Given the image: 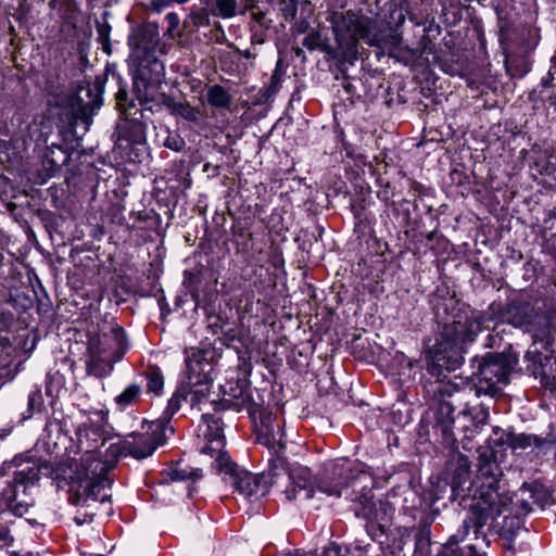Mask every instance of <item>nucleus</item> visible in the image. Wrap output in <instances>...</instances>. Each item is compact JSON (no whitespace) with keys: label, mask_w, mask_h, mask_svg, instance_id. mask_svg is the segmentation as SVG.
<instances>
[{"label":"nucleus","mask_w":556,"mask_h":556,"mask_svg":"<svg viewBox=\"0 0 556 556\" xmlns=\"http://www.w3.org/2000/svg\"><path fill=\"white\" fill-rule=\"evenodd\" d=\"M66 470L67 467L65 465H60L51 471V475L56 489L65 490L66 493H70V480L66 477Z\"/></svg>","instance_id":"nucleus-46"},{"label":"nucleus","mask_w":556,"mask_h":556,"mask_svg":"<svg viewBox=\"0 0 556 556\" xmlns=\"http://www.w3.org/2000/svg\"><path fill=\"white\" fill-rule=\"evenodd\" d=\"M203 307L206 312L207 327L212 330V332L218 333V331L224 330V328L229 324L228 318L222 314L211 312L206 304H203Z\"/></svg>","instance_id":"nucleus-40"},{"label":"nucleus","mask_w":556,"mask_h":556,"mask_svg":"<svg viewBox=\"0 0 556 556\" xmlns=\"http://www.w3.org/2000/svg\"><path fill=\"white\" fill-rule=\"evenodd\" d=\"M530 486L532 490L533 500H534L535 505H538L540 507H544L547 504H549L551 494H549L548 490L543 484H541L539 482H531Z\"/></svg>","instance_id":"nucleus-42"},{"label":"nucleus","mask_w":556,"mask_h":556,"mask_svg":"<svg viewBox=\"0 0 556 556\" xmlns=\"http://www.w3.org/2000/svg\"><path fill=\"white\" fill-rule=\"evenodd\" d=\"M165 20L168 23V28H167L168 33L172 34L174 30H176L178 28L180 20L176 13H174V12L167 13L165 16Z\"/></svg>","instance_id":"nucleus-62"},{"label":"nucleus","mask_w":556,"mask_h":556,"mask_svg":"<svg viewBox=\"0 0 556 556\" xmlns=\"http://www.w3.org/2000/svg\"><path fill=\"white\" fill-rule=\"evenodd\" d=\"M42 405V394L39 390L33 391L28 395V408L27 412L24 413V419H28L33 416L35 412L40 410Z\"/></svg>","instance_id":"nucleus-50"},{"label":"nucleus","mask_w":556,"mask_h":556,"mask_svg":"<svg viewBox=\"0 0 556 556\" xmlns=\"http://www.w3.org/2000/svg\"><path fill=\"white\" fill-rule=\"evenodd\" d=\"M115 73H113V77ZM118 81V90L115 93L116 105L123 115L129 114L128 110L134 108L132 100L129 99L126 86H123L121 83V78L116 75Z\"/></svg>","instance_id":"nucleus-39"},{"label":"nucleus","mask_w":556,"mask_h":556,"mask_svg":"<svg viewBox=\"0 0 556 556\" xmlns=\"http://www.w3.org/2000/svg\"><path fill=\"white\" fill-rule=\"evenodd\" d=\"M447 299L456 300L454 295L450 294L448 287L446 286H440L437 288L435 292L432 294L431 302L433 303V311L434 315L437 316V305H439L441 302L446 301Z\"/></svg>","instance_id":"nucleus-54"},{"label":"nucleus","mask_w":556,"mask_h":556,"mask_svg":"<svg viewBox=\"0 0 556 556\" xmlns=\"http://www.w3.org/2000/svg\"><path fill=\"white\" fill-rule=\"evenodd\" d=\"M415 529V554L418 556H430L431 528L427 523H418Z\"/></svg>","instance_id":"nucleus-30"},{"label":"nucleus","mask_w":556,"mask_h":556,"mask_svg":"<svg viewBox=\"0 0 556 556\" xmlns=\"http://www.w3.org/2000/svg\"><path fill=\"white\" fill-rule=\"evenodd\" d=\"M130 216L135 220L134 228L154 229L161 220L160 215L153 210L131 212Z\"/></svg>","instance_id":"nucleus-32"},{"label":"nucleus","mask_w":556,"mask_h":556,"mask_svg":"<svg viewBox=\"0 0 556 556\" xmlns=\"http://www.w3.org/2000/svg\"><path fill=\"white\" fill-rule=\"evenodd\" d=\"M478 479H471L470 462L462 453H453L445 464V469L429 491V500L433 505L446 507L448 503L457 502L468 513Z\"/></svg>","instance_id":"nucleus-10"},{"label":"nucleus","mask_w":556,"mask_h":556,"mask_svg":"<svg viewBox=\"0 0 556 556\" xmlns=\"http://www.w3.org/2000/svg\"><path fill=\"white\" fill-rule=\"evenodd\" d=\"M218 13L223 17H231L236 13V0H214Z\"/></svg>","instance_id":"nucleus-52"},{"label":"nucleus","mask_w":556,"mask_h":556,"mask_svg":"<svg viewBox=\"0 0 556 556\" xmlns=\"http://www.w3.org/2000/svg\"><path fill=\"white\" fill-rule=\"evenodd\" d=\"M554 81H556V65L552 66L547 74L542 77L541 85L544 88H549L554 86Z\"/></svg>","instance_id":"nucleus-59"},{"label":"nucleus","mask_w":556,"mask_h":556,"mask_svg":"<svg viewBox=\"0 0 556 556\" xmlns=\"http://www.w3.org/2000/svg\"><path fill=\"white\" fill-rule=\"evenodd\" d=\"M270 25L262 24H250L251 43L263 45L268 38V30Z\"/></svg>","instance_id":"nucleus-44"},{"label":"nucleus","mask_w":556,"mask_h":556,"mask_svg":"<svg viewBox=\"0 0 556 556\" xmlns=\"http://www.w3.org/2000/svg\"><path fill=\"white\" fill-rule=\"evenodd\" d=\"M437 320L442 324L437 342L428 351V372L443 381L465 361L469 344L475 342L482 328H488L493 316L476 313L458 300L447 299L437 305Z\"/></svg>","instance_id":"nucleus-3"},{"label":"nucleus","mask_w":556,"mask_h":556,"mask_svg":"<svg viewBox=\"0 0 556 556\" xmlns=\"http://www.w3.org/2000/svg\"><path fill=\"white\" fill-rule=\"evenodd\" d=\"M354 231L358 238L366 237L372 231L371 223L368 217L355 219Z\"/></svg>","instance_id":"nucleus-56"},{"label":"nucleus","mask_w":556,"mask_h":556,"mask_svg":"<svg viewBox=\"0 0 556 556\" xmlns=\"http://www.w3.org/2000/svg\"><path fill=\"white\" fill-rule=\"evenodd\" d=\"M506 71L513 78H522L529 71L528 65L523 61L508 63L506 62Z\"/></svg>","instance_id":"nucleus-53"},{"label":"nucleus","mask_w":556,"mask_h":556,"mask_svg":"<svg viewBox=\"0 0 556 556\" xmlns=\"http://www.w3.org/2000/svg\"><path fill=\"white\" fill-rule=\"evenodd\" d=\"M451 180L453 184H456L458 186L465 185L468 182V176L463 173L462 170L454 169L451 174Z\"/></svg>","instance_id":"nucleus-63"},{"label":"nucleus","mask_w":556,"mask_h":556,"mask_svg":"<svg viewBox=\"0 0 556 556\" xmlns=\"http://www.w3.org/2000/svg\"><path fill=\"white\" fill-rule=\"evenodd\" d=\"M204 280L203 268H193L184 271V287L188 290L191 299L195 303V306H200L203 303L200 296V288Z\"/></svg>","instance_id":"nucleus-25"},{"label":"nucleus","mask_w":556,"mask_h":556,"mask_svg":"<svg viewBox=\"0 0 556 556\" xmlns=\"http://www.w3.org/2000/svg\"><path fill=\"white\" fill-rule=\"evenodd\" d=\"M502 479L478 477L468 513L444 548L446 556H486L491 534L498 535L505 541V548L515 552L514 541L525 529L523 518L535 504L530 483L511 494Z\"/></svg>","instance_id":"nucleus-1"},{"label":"nucleus","mask_w":556,"mask_h":556,"mask_svg":"<svg viewBox=\"0 0 556 556\" xmlns=\"http://www.w3.org/2000/svg\"><path fill=\"white\" fill-rule=\"evenodd\" d=\"M126 454H127L126 443H124V444L111 443L108 446V448L105 451V459L102 460V463L108 466V468L105 469V478L106 479H109L108 472L115 466L118 458L122 455H126Z\"/></svg>","instance_id":"nucleus-37"},{"label":"nucleus","mask_w":556,"mask_h":556,"mask_svg":"<svg viewBox=\"0 0 556 556\" xmlns=\"http://www.w3.org/2000/svg\"><path fill=\"white\" fill-rule=\"evenodd\" d=\"M253 21L250 24H265V25H271V20L266 17V14L262 11L253 12L252 13Z\"/></svg>","instance_id":"nucleus-64"},{"label":"nucleus","mask_w":556,"mask_h":556,"mask_svg":"<svg viewBox=\"0 0 556 556\" xmlns=\"http://www.w3.org/2000/svg\"><path fill=\"white\" fill-rule=\"evenodd\" d=\"M106 426V415L99 413H93V417L77 426L75 452L83 453V456L78 460L72 459V486L77 485L72 504L104 502L110 498L105 493L101 495L106 486H111L112 481L105 478L108 466L102 463L99 452V447L111 439Z\"/></svg>","instance_id":"nucleus-4"},{"label":"nucleus","mask_w":556,"mask_h":556,"mask_svg":"<svg viewBox=\"0 0 556 556\" xmlns=\"http://www.w3.org/2000/svg\"><path fill=\"white\" fill-rule=\"evenodd\" d=\"M431 27H429L426 31L427 34L422 35L418 41L417 48L415 51L418 53L420 59L424 54H434L435 53V43L431 39L429 33L431 31Z\"/></svg>","instance_id":"nucleus-47"},{"label":"nucleus","mask_w":556,"mask_h":556,"mask_svg":"<svg viewBox=\"0 0 556 556\" xmlns=\"http://www.w3.org/2000/svg\"><path fill=\"white\" fill-rule=\"evenodd\" d=\"M166 475L172 481H188L192 483L202 478V470L199 468H170L166 471Z\"/></svg>","instance_id":"nucleus-35"},{"label":"nucleus","mask_w":556,"mask_h":556,"mask_svg":"<svg viewBox=\"0 0 556 556\" xmlns=\"http://www.w3.org/2000/svg\"><path fill=\"white\" fill-rule=\"evenodd\" d=\"M165 417L151 421L143 434L135 437L132 442H126L127 454L137 459L146 458L153 454L159 445L166 442L167 435L174 433L169 425V418L174 415L165 410Z\"/></svg>","instance_id":"nucleus-17"},{"label":"nucleus","mask_w":556,"mask_h":556,"mask_svg":"<svg viewBox=\"0 0 556 556\" xmlns=\"http://www.w3.org/2000/svg\"><path fill=\"white\" fill-rule=\"evenodd\" d=\"M141 394V386L137 383H132L128 386L121 394L115 397V403L125 408L128 405L134 404L139 395Z\"/></svg>","instance_id":"nucleus-38"},{"label":"nucleus","mask_w":556,"mask_h":556,"mask_svg":"<svg viewBox=\"0 0 556 556\" xmlns=\"http://www.w3.org/2000/svg\"><path fill=\"white\" fill-rule=\"evenodd\" d=\"M464 415H468L471 418L472 429L470 433H479L481 428L486 425L489 419V405L486 403H479L477 405L468 406L464 410Z\"/></svg>","instance_id":"nucleus-31"},{"label":"nucleus","mask_w":556,"mask_h":556,"mask_svg":"<svg viewBox=\"0 0 556 556\" xmlns=\"http://www.w3.org/2000/svg\"><path fill=\"white\" fill-rule=\"evenodd\" d=\"M390 17L392 18V22L390 21L389 28L388 29H381L378 27L377 23L374 22L368 35V38L366 40V43L369 46L377 47V56L386 55L388 54L390 58L399 50L402 49V36L397 34L394 29V27L401 26L405 21V15L403 14L401 9H394L390 13Z\"/></svg>","instance_id":"nucleus-19"},{"label":"nucleus","mask_w":556,"mask_h":556,"mask_svg":"<svg viewBox=\"0 0 556 556\" xmlns=\"http://www.w3.org/2000/svg\"><path fill=\"white\" fill-rule=\"evenodd\" d=\"M331 23L337 47L345 50L351 45L358 51L357 41L363 39L366 42L374 21L364 20L352 11H345L334 12Z\"/></svg>","instance_id":"nucleus-16"},{"label":"nucleus","mask_w":556,"mask_h":556,"mask_svg":"<svg viewBox=\"0 0 556 556\" xmlns=\"http://www.w3.org/2000/svg\"><path fill=\"white\" fill-rule=\"evenodd\" d=\"M175 0H151L150 10L155 13H161L165 8H168Z\"/></svg>","instance_id":"nucleus-60"},{"label":"nucleus","mask_w":556,"mask_h":556,"mask_svg":"<svg viewBox=\"0 0 556 556\" xmlns=\"http://www.w3.org/2000/svg\"><path fill=\"white\" fill-rule=\"evenodd\" d=\"M212 466L218 472L224 473L225 481L230 483L237 492L247 498L264 496L270 485L277 484V481L268 472L253 475L233 463L228 454L218 455Z\"/></svg>","instance_id":"nucleus-12"},{"label":"nucleus","mask_w":556,"mask_h":556,"mask_svg":"<svg viewBox=\"0 0 556 556\" xmlns=\"http://www.w3.org/2000/svg\"><path fill=\"white\" fill-rule=\"evenodd\" d=\"M470 366L472 374L466 387L468 393L476 397L488 396L490 401L502 393L513 376L521 374L519 355L510 343L502 352L473 356Z\"/></svg>","instance_id":"nucleus-8"},{"label":"nucleus","mask_w":556,"mask_h":556,"mask_svg":"<svg viewBox=\"0 0 556 556\" xmlns=\"http://www.w3.org/2000/svg\"><path fill=\"white\" fill-rule=\"evenodd\" d=\"M494 11L497 20L496 25L498 28V40L501 45L504 46L510 33L514 30V22L505 4L497 3L494 5Z\"/></svg>","instance_id":"nucleus-29"},{"label":"nucleus","mask_w":556,"mask_h":556,"mask_svg":"<svg viewBox=\"0 0 556 556\" xmlns=\"http://www.w3.org/2000/svg\"><path fill=\"white\" fill-rule=\"evenodd\" d=\"M454 413V408L451 403L443 402L441 403L438 417H437V429L441 431L445 441L452 440L453 442L457 441L455 433L453 431L454 419L452 414Z\"/></svg>","instance_id":"nucleus-26"},{"label":"nucleus","mask_w":556,"mask_h":556,"mask_svg":"<svg viewBox=\"0 0 556 556\" xmlns=\"http://www.w3.org/2000/svg\"><path fill=\"white\" fill-rule=\"evenodd\" d=\"M268 475L278 482L279 478H286L289 485L285 490L286 497L291 500H309L314 493L326 494L327 496L341 497L352 502L353 493L352 479L357 478L359 472L353 475L350 467L345 465L332 466L331 476L313 479L312 471L307 467H289V464L282 455L269 458Z\"/></svg>","instance_id":"nucleus-6"},{"label":"nucleus","mask_w":556,"mask_h":556,"mask_svg":"<svg viewBox=\"0 0 556 556\" xmlns=\"http://www.w3.org/2000/svg\"><path fill=\"white\" fill-rule=\"evenodd\" d=\"M92 302L84 304L81 309L83 319L72 321V341L77 346V353L86 356V365L90 370L91 365L96 362L103 353L106 352L108 346V334L101 337L99 334V324H94L88 318L91 312Z\"/></svg>","instance_id":"nucleus-14"},{"label":"nucleus","mask_w":556,"mask_h":556,"mask_svg":"<svg viewBox=\"0 0 556 556\" xmlns=\"http://www.w3.org/2000/svg\"><path fill=\"white\" fill-rule=\"evenodd\" d=\"M111 26L104 20L102 23H97L98 41L101 43L102 49L108 54L112 53V47L110 42Z\"/></svg>","instance_id":"nucleus-43"},{"label":"nucleus","mask_w":556,"mask_h":556,"mask_svg":"<svg viewBox=\"0 0 556 556\" xmlns=\"http://www.w3.org/2000/svg\"><path fill=\"white\" fill-rule=\"evenodd\" d=\"M554 346L547 350L535 345L533 346L534 349L526 352L525 361L529 363L526 369L527 372L534 378H539L545 390L556 394V356L554 355Z\"/></svg>","instance_id":"nucleus-18"},{"label":"nucleus","mask_w":556,"mask_h":556,"mask_svg":"<svg viewBox=\"0 0 556 556\" xmlns=\"http://www.w3.org/2000/svg\"><path fill=\"white\" fill-rule=\"evenodd\" d=\"M206 101L214 109L230 110L232 97L225 87L215 84L207 88Z\"/></svg>","instance_id":"nucleus-28"},{"label":"nucleus","mask_w":556,"mask_h":556,"mask_svg":"<svg viewBox=\"0 0 556 556\" xmlns=\"http://www.w3.org/2000/svg\"><path fill=\"white\" fill-rule=\"evenodd\" d=\"M493 324L492 332L488 334L484 346L489 349H500L504 345V334H505V327L503 319H501V323L490 321V325Z\"/></svg>","instance_id":"nucleus-36"},{"label":"nucleus","mask_w":556,"mask_h":556,"mask_svg":"<svg viewBox=\"0 0 556 556\" xmlns=\"http://www.w3.org/2000/svg\"><path fill=\"white\" fill-rule=\"evenodd\" d=\"M430 503H429V511L428 513H420L421 516H420V521L419 523H427V527L431 528V525L433 523V521L435 520V518L440 515V510H441V505L440 504H437V505H433L432 504V501L429 500Z\"/></svg>","instance_id":"nucleus-55"},{"label":"nucleus","mask_w":556,"mask_h":556,"mask_svg":"<svg viewBox=\"0 0 556 556\" xmlns=\"http://www.w3.org/2000/svg\"><path fill=\"white\" fill-rule=\"evenodd\" d=\"M392 213L402 228L416 229L418 222L413 217V212L418 210V204L415 201L402 199L391 203Z\"/></svg>","instance_id":"nucleus-24"},{"label":"nucleus","mask_w":556,"mask_h":556,"mask_svg":"<svg viewBox=\"0 0 556 556\" xmlns=\"http://www.w3.org/2000/svg\"><path fill=\"white\" fill-rule=\"evenodd\" d=\"M134 113L124 115L116 124L112 138L113 153L123 163L140 164L149 156L144 111H154L153 104L141 105Z\"/></svg>","instance_id":"nucleus-11"},{"label":"nucleus","mask_w":556,"mask_h":556,"mask_svg":"<svg viewBox=\"0 0 556 556\" xmlns=\"http://www.w3.org/2000/svg\"><path fill=\"white\" fill-rule=\"evenodd\" d=\"M132 59L136 62L132 77L134 92L140 105L156 103L166 94L160 92L165 76L163 63L154 54Z\"/></svg>","instance_id":"nucleus-13"},{"label":"nucleus","mask_w":556,"mask_h":556,"mask_svg":"<svg viewBox=\"0 0 556 556\" xmlns=\"http://www.w3.org/2000/svg\"><path fill=\"white\" fill-rule=\"evenodd\" d=\"M50 472L49 466L46 464H35L27 465L21 469H18L14 473V481L18 484H34L36 481L40 479L41 475H48Z\"/></svg>","instance_id":"nucleus-27"},{"label":"nucleus","mask_w":556,"mask_h":556,"mask_svg":"<svg viewBox=\"0 0 556 556\" xmlns=\"http://www.w3.org/2000/svg\"><path fill=\"white\" fill-rule=\"evenodd\" d=\"M249 417L254 424L256 441L269 450L270 458L281 455V451L286 448L283 420L262 404L257 405L255 414Z\"/></svg>","instance_id":"nucleus-15"},{"label":"nucleus","mask_w":556,"mask_h":556,"mask_svg":"<svg viewBox=\"0 0 556 556\" xmlns=\"http://www.w3.org/2000/svg\"><path fill=\"white\" fill-rule=\"evenodd\" d=\"M156 111L161 106H165L172 115H178L188 122L198 124L202 114L199 109L191 106L188 102H177L172 96H163L156 103Z\"/></svg>","instance_id":"nucleus-23"},{"label":"nucleus","mask_w":556,"mask_h":556,"mask_svg":"<svg viewBox=\"0 0 556 556\" xmlns=\"http://www.w3.org/2000/svg\"><path fill=\"white\" fill-rule=\"evenodd\" d=\"M252 233L244 227H233V240L235 243L240 247L243 251L249 250L252 242Z\"/></svg>","instance_id":"nucleus-45"},{"label":"nucleus","mask_w":556,"mask_h":556,"mask_svg":"<svg viewBox=\"0 0 556 556\" xmlns=\"http://www.w3.org/2000/svg\"><path fill=\"white\" fill-rule=\"evenodd\" d=\"M302 45L311 51L319 50L324 52L328 59L337 60L338 63H340L342 72H344V64L350 63L352 65L354 61L357 60L358 55V51L351 45L345 50L339 49L337 46H331L328 39L318 30L309 31L303 39Z\"/></svg>","instance_id":"nucleus-20"},{"label":"nucleus","mask_w":556,"mask_h":556,"mask_svg":"<svg viewBox=\"0 0 556 556\" xmlns=\"http://www.w3.org/2000/svg\"><path fill=\"white\" fill-rule=\"evenodd\" d=\"M76 391V406L79 412L84 415H87V420L90 417H93V413H99L100 415H105L102 408L96 407L94 401L87 393H84L83 390L75 389Z\"/></svg>","instance_id":"nucleus-33"},{"label":"nucleus","mask_w":556,"mask_h":556,"mask_svg":"<svg viewBox=\"0 0 556 556\" xmlns=\"http://www.w3.org/2000/svg\"><path fill=\"white\" fill-rule=\"evenodd\" d=\"M214 358L215 351L211 348L191 349L187 352L186 372L168 401L167 412L175 414L180 408L181 402L186 401L191 407H198L200 410L204 409L203 405H208L215 413L233 409L238 413L247 410L249 415L255 414L256 406L261 403L252 397L247 380L238 379L236 382H228L224 387L226 397L208 400L214 381L212 377Z\"/></svg>","instance_id":"nucleus-2"},{"label":"nucleus","mask_w":556,"mask_h":556,"mask_svg":"<svg viewBox=\"0 0 556 556\" xmlns=\"http://www.w3.org/2000/svg\"><path fill=\"white\" fill-rule=\"evenodd\" d=\"M160 41L159 28L155 24L144 23L134 28L128 37L131 56L138 58L154 54V49Z\"/></svg>","instance_id":"nucleus-21"},{"label":"nucleus","mask_w":556,"mask_h":556,"mask_svg":"<svg viewBox=\"0 0 556 556\" xmlns=\"http://www.w3.org/2000/svg\"><path fill=\"white\" fill-rule=\"evenodd\" d=\"M346 64H344L343 68H344V72L341 71V66L339 65V71L340 73L343 75V81H342V87L344 88V90L350 94V96H354L355 94V87L354 85L352 84V81L350 80V77L345 74L346 73Z\"/></svg>","instance_id":"nucleus-61"},{"label":"nucleus","mask_w":556,"mask_h":556,"mask_svg":"<svg viewBox=\"0 0 556 556\" xmlns=\"http://www.w3.org/2000/svg\"><path fill=\"white\" fill-rule=\"evenodd\" d=\"M351 509L356 517L366 520V535L355 539L354 556H388L402 551V539L392 529V506L387 501H375L374 481L368 475L352 479Z\"/></svg>","instance_id":"nucleus-5"},{"label":"nucleus","mask_w":556,"mask_h":556,"mask_svg":"<svg viewBox=\"0 0 556 556\" xmlns=\"http://www.w3.org/2000/svg\"><path fill=\"white\" fill-rule=\"evenodd\" d=\"M486 313L493 316V320L498 315L503 321L532 333V346L541 345L542 349L549 350L556 344L555 326L543 311L533 305L528 296L519 294L508 299L504 306L493 302Z\"/></svg>","instance_id":"nucleus-9"},{"label":"nucleus","mask_w":556,"mask_h":556,"mask_svg":"<svg viewBox=\"0 0 556 556\" xmlns=\"http://www.w3.org/2000/svg\"><path fill=\"white\" fill-rule=\"evenodd\" d=\"M397 406L399 407L396 408V405H393L391 409L393 421L399 425H405L410 419V408L406 407L404 402L400 403Z\"/></svg>","instance_id":"nucleus-49"},{"label":"nucleus","mask_w":556,"mask_h":556,"mask_svg":"<svg viewBox=\"0 0 556 556\" xmlns=\"http://www.w3.org/2000/svg\"><path fill=\"white\" fill-rule=\"evenodd\" d=\"M164 147L175 152H180L186 146L185 139L176 132L168 131L167 137L164 140Z\"/></svg>","instance_id":"nucleus-51"},{"label":"nucleus","mask_w":556,"mask_h":556,"mask_svg":"<svg viewBox=\"0 0 556 556\" xmlns=\"http://www.w3.org/2000/svg\"><path fill=\"white\" fill-rule=\"evenodd\" d=\"M147 380V391L157 395L164 387V378L161 371L153 370L148 372Z\"/></svg>","instance_id":"nucleus-48"},{"label":"nucleus","mask_w":556,"mask_h":556,"mask_svg":"<svg viewBox=\"0 0 556 556\" xmlns=\"http://www.w3.org/2000/svg\"><path fill=\"white\" fill-rule=\"evenodd\" d=\"M202 420L205 424V430L203 435L206 443L201 447V453L208 454L212 457L216 454V457L220 454H228L224 451L225 435L222 418L214 414L206 412L202 415Z\"/></svg>","instance_id":"nucleus-22"},{"label":"nucleus","mask_w":556,"mask_h":556,"mask_svg":"<svg viewBox=\"0 0 556 556\" xmlns=\"http://www.w3.org/2000/svg\"><path fill=\"white\" fill-rule=\"evenodd\" d=\"M237 339V330L236 328L231 327L228 329L222 330V337L219 338V341L222 344L226 346H230L231 343Z\"/></svg>","instance_id":"nucleus-58"},{"label":"nucleus","mask_w":556,"mask_h":556,"mask_svg":"<svg viewBox=\"0 0 556 556\" xmlns=\"http://www.w3.org/2000/svg\"><path fill=\"white\" fill-rule=\"evenodd\" d=\"M351 211L353 213L354 219H361V218L368 217V215L366 213V206H365L364 200L353 202L351 204Z\"/></svg>","instance_id":"nucleus-57"},{"label":"nucleus","mask_w":556,"mask_h":556,"mask_svg":"<svg viewBox=\"0 0 556 556\" xmlns=\"http://www.w3.org/2000/svg\"><path fill=\"white\" fill-rule=\"evenodd\" d=\"M391 58L407 66H413L417 63L418 60H420V56L415 51V49L409 47H403L402 49H399Z\"/></svg>","instance_id":"nucleus-41"},{"label":"nucleus","mask_w":556,"mask_h":556,"mask_svg":"<svg viewBox=\"0 0 556 556\" xmlns=\"http://www.w3.org/2000/svg\"><path fill=\"white\" fill-rule=\"evenodd\" d=\"M210 17L205 9L192 11L182 23V28L187 33H193L201 26L208 24Z\"/></svg>","instance_id":"nucleus-34"},{"label":"nucleus","mask_w":556,"mask_h":556,"mask_svg":"<svg viewBox=\"0 0 556 556\" xmlns=\"http://www.w3.org/2000/svg\"><path fill=\"white\" fill-rule=\"evenodd\" d=\"M88 45L79 42L76 63L72 65V155L81 147L79 140L88 131L92 116L102 105L105 78L94 73L87 60Z\"/></svg>","instance_id":"nucleus-7"}]
</instances>
